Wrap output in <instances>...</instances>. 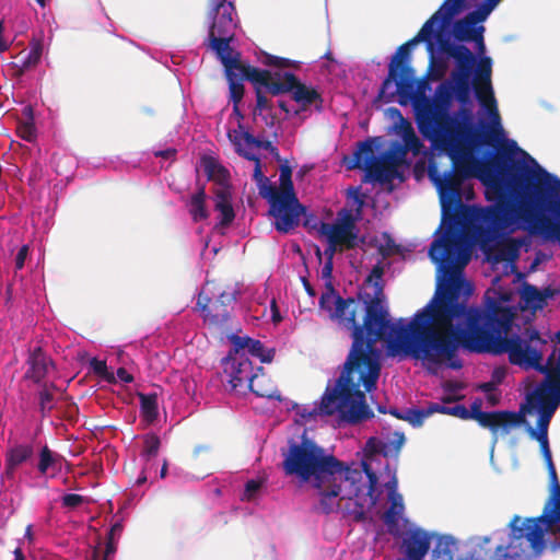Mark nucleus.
Listing matches in <instances>:
<instances>
[{"mask_svg": "<svg viewBox=\"0 0 560 560\" xmlns=\"http://www.w3.org/2000/svg\"><path fill=\"white\" fill-rule=\"evenodd\" d=\"M405 442V434L398 431H395L392 434H387L385 436H372L366 441L364 446V459L362 460V468L369 478V490L366 494L371 498L375 490L378 478L368 462L372 460L376 455L393 457L397 459Z\"/></svg>", "mask_w": 560, "mask_h": 560, "instance_id": "obj_13", "label": "nucleus"}, {"mask_svg": "<svg viewBox=\"0 0 560 560\" xmlns=\"http://www.w3.org/2000/svg\"><path fill=\"white\" fill-rule=\"evenodd\" d=\"M428 174L439 190L443 217L450 220V224L445 228L442 235L439 238H435L431 245L443 238L448 229H453L458 235V249L460 253L468 256L469 261L470 249L463 240V235L458 228L467 220L472 221L475 225L477 224L472 219V212L477 208L465 206L460 199V186L464 179L469 178V176H464V174L458 173V171L453 167L451 171L441 174L436 165L432 163L429 164Z\"/></svg>", "mask_w": 560, "mask_h": 560, "instance_id": "obj_5", "label": "nucleus"}, {"mask_svg": "<svg viewBox=\"0 0 560 560\" xmlns=\"http://www.w3.org/2000/svg\"><path fill=\"white\" fill-rule=\"evenodd\" d=\"M124 530V525L120 520L116 521L114 524H112L110 529L107 534V537L115 538L116 540H119L121 534Z\"/></svg>", "mask_w": 560, "mask_h": 560, "instance_id": "obj_63", "label": "nucleus"}, {"mask_svg": "<svg viewBox=\"0 0 560 560\" xmlns=\"http://www.w3.org/2000/svg\"><path fill=\"white\" fill-rule=\"evenodd\" d=\"M482 20L474 11L469 12L463 19L453 24V36L458 42H477L480 49L483 50V38L481 32L483 27L476 28V24Z\"/></svg>", "mask_w": 560, "mask_h": 560, "instance_id": "obj_23", "label": "nucleus"}, {"mask_svg": "<svg viewBox=\"0 0 560 560\" xmlns=\"http://www.w3.org/2000/svg\"><path fill=\"white\" fill-rule=\"evenodd\" d=\"M43 55V42L40 38H32L30 42V51L27 56L22 60L24 62V68H34L36 67Z\"/></svg>", "mask_w": 560, "mask_h": 560, "instance_id": "obj_40", "label": "nucleus"}, {"mask_svg": "<svg viewBox=\"0 0 560 560\" xmlns=\"http://www.w3.org/2000/svg\"><path fill=\"white\" fill-rule=\"evenodd\" d=\"M206 189L205 186L198 187L187 202L188 212L194 222H200L209 218V211L206 208Z\"/></svg>", "mask_w": 560, "mask_h": 560, "instance_id": "obj_32", "label": "nucleus"}, {"mask_svg": "<svg viewBox=\"0 0 560 560\" xmlns=\"http://www.w3.org/2000/svg\"><path fill=\"white\" fill-rule=\"evenodd\" d=\"M446 410H447L446 406H444L442 404H438V402H431L424 408L427 418L436 412L446 415Z\"/></svg>", "mask_w": 560, "mask_h": 560, "instance_id": "obj_62", "label": "nucleus"}, {"mask_svg": "<svg viewBox=\"0 0 560 560\" xmlns=\"http://www.w3.org/2000/svg\"><path fill=\"white\" fill-rule=\"evenodd\" d=\"M500 1L501 0H485L477 10H474V12L485 21Z\"/></svg>", "mask_w": 560, "mask_h": 560, "instance_id": "obj_59", "label": "nucleus"}, {"mask_svg": "<svg viewBox=\"0 0 560 560\" xmlns=\"http://www.w3.org/2000/svg\"><path fill=\"white\" fill-rule=\"evenodd\" d=\"M161 446V440L156 434H147L143 438V450L141 456L149 462L152 457H155Z\"/></svg>", "mask_w": 560, "mask_h": 560, "instance_id": "obj_41", "label": "nucleus"}, {"mask_svg": "<svg viewBox=\"0 0 560 560\" xmlns=\"http://www.w3.org/2000/svg\"><path fill=\"white\" fill-rule=\"evenodd\" d=\"M26 110H27V115H28V120L19 124V126H18V135L23 140L32 142L36 138V128H35L34 121H33L32 109L27 108Z\"/></svg>", "mask_w": 560, "mask_h": 560, "instance_id": "obj_43", "label": "nucleus"}, {"mask_svg": "<svg viewBox=\"0 0 560 560\" xmlns=\"http://www.w3.org/2000/svg\"><path fill=\"white\" fill-rule=\"evenodd\" d=\"M117 542L115 538L107 537L106 547L104 553L101 556L100 549L94 548L92 552V560H112V557L117 550Z\"/></svg>", "mask_w": 560, "mask_h": 560, "instance_id": "obj_48", "label": "nucleus"}, {"mask_svg": "<svg viewBox=\"0 0 560 560\" xmlns=\"http://www.w3.org/2000/svg\"><path fill=\"white\" fill-rule=\"evenodd\" d=\"M436 533H429L423 528L407 529L401 536L399 552L400 560H423L428 555Z\"/></svg>", "mask_w": 560, "mask_h": 560, "instance_id": "obj_18", "label": "nucleus"}, {"mask_svg": "<svg viewBox=\"0 0 560 560\" xmlns=\"http://www.w3.org/2000/svg\"><path fill=\"white\" fill-rule=\"evenodd\" d=\"M374 141L375 139L370 138L358 143V149L353 153L348 168L364 170L366 172L365 180L389 183L399 176L398 167L405 163V152L396 142L383 154L382 160H377L374 155Z\"/></svg>", "mask_w": 560, "mask_h": 560, "instance_id": "obj_7", "label": "nucleus"}, {"mask_svg": "<svg viewBox=\"0 0 560 560\" xmlns=\"http://www.w3.org/2000/svg\"><path fill=\"white\" fill-rule=\"evenodd\" d=\"M205 170L209 178L215 177L219 180L224 179L228 173L226 170L212 158L205 160Z\"/></svg>", "mask_w": 560, "mask_h": 560, "instance_id": "obj_47", "label": "nucleus"}, {"mask_svg": "<svg viewBox=\"0 0 560 560\" xmlns=\"http://www.w3.org/2000/svg\"><path fill=\"white\" fill-rule=\"evenodd\" d=\"M282 469L287 476H295L301 482L308 483L319 498V510L329 514L335 510L336 499L358 494V489L346 491L343 485H354L360 471L351 469L343 462L317 445L313 440L302 436L300 442L289 440L288 448L282 450Z\"/></svg>", "mask_w": 560, "mask_h": 560, "instance_id": "obj_3", "label": "nucleus"}, {"mask_svg": "<svg viewBox=\"0 0 560 560\" xmlns=\"http://www.w3.org/2000/svg\"><path fill=\"white\" fill-rule=\"evenodd\" d=\"M436 264V290L432 299L417 311L409 323L394 324L386 308L384 267L373 266L365 283L374 294L359 293V298L343 299L331 283L319 299L330 317L351 329L352 345L332 387L322 398L320 411L327 416L339 413L349 423H359L374 416L365 400V393L376 388L381 374L380 352L376 343L388 340L404 355L420 361L433 371L439 358L444 357L452 343V332L465 315L474 287L463 277L468 256L458 249V235L453 229L429 249Z\"/></svg>", "mask_w": 560, "mask_h": 560, "instance_id": "obj_1", "label": "nucleus"}, {"mask_svg": "<svg viewBox=\"0 0 560 560\" xmlns=\"http://www.w3.org/2000/svg\"><path fill=\"white\" fill-rule=\"evenodd\" d=\"M209 47L215 52L225 70L231 72L232 68H235V57L233 56V49L230 43L234 38H208Z\"/></svg>", "mask_w": 560, "mask_h": 560, "instance_id": "obj_31", "label": "nucleus"}, {"mask_svg": "<svg viewBox=\"0 0 560 560\" xmlns=\"http://www.w3.org/2000/svg\"><path fill=\"white\" fill-rule=\"evenodd\" d=\"M235 68L231 72L225 70L226 79H238L241 81L247 80L253 84H264L265 91L268 92L275 73L266 69H259L250 65L241 62L238 55L235 56Z\"/></svg>", "mask_w": 560, "mask_h": 560, "instance_id": "obj_21", "label": "nucleus"}, {"mask_svg": "<svg viewBox=\"0 0 560 560\" xmlns=\"http://www.w3.org/2000/svg\"><path fill=\"white\" fill-rule=\"evenodd\" d=\"M228 137L230 141L234 144L237 154L255 163L253 178L258 186L259 195L269 202V196L267 195V192L269 190L268 187H271V183L262 174L260 159L256 154L243 148L241 139L237 136V130H230L228 132Z\"/></svg>", "mask_w": 560, "mask_h": 560, "instance_id": "obj_24", "label": "nucleus"}, {"mask_svg": "<svg viewBox=\"0 0 560 560\" xmlns=\"http://www.w3.org/2000/svg\"><path fill=\"white\" fill-rule=\"evenodd\" d=\"M451 77L454 81L453 89L456 100L463 105L470 103L471 75L451 74Z\"/></svg>", "mask_w": 560, "mask_h": 560, "instance_id": "obj_35", "label": "nucleus"}, {"mask_svg": "<svg viewBox=\"0 0 560 560\" xmlns=\"http://www.w3.org/2000/svg\"><path fill=\"white\" fill-rule=\"evenodd\" d=\"M491 59L485 57L479 61L472 81L476 98L488 110L494 125L491 130L483 133V142L488 145H493L499 138L503 137L497 101L491 85Z\"/></svg>", "mask_w": 560, "mask_h": 560, "instance_id": "obj_11", "label": "nucleus"}, {"mask_svg": "<svg viewBox=\"0 0 560 560\" xmlns=\"http://www.w3.org/2000/svg\"><path fill=\"white\" fill-rule=\"evenodd\" d=\"M261 487V481L250 479L245 485V494L250 498L253 497Z\"/></svg>", "mask_w": 560, "mask_h": 560, "instance_id": "obj_64", "label": "nucleus"}, {"mask_svg": "<svg viewBox=\"0 0 560 560\" xmlns=\"http://www.w3.org/2000/svg\"><path fill=\"white\" fill-rule=\"evenodd\" d=\"M402 140L404 144H400V150L405 152V155L408 151H411L413 155H419L421 153L423 144L410 125L405 128L402 132Z\"/></svg>", "mask_w": 560, "mask_h": 560, "instance_id": "obj_37", "label": "nucleus"}, {"mask_svg": "<svg viewBox=\"0 0 560 560\" xmlns=\"http://www.w3.org/2000/svg\"><path fill=\"white\" fill-rule=\"evenodd\" d=\"M230 88V100L233 104H240L244 96V84L243 81L238 79L228 80Z\"/></svg>", "mask_w": 560, "mask_h": 560, "instance_id": "obj_52", "label": "nucleus"}, {"mask_svg": "<svg viewBox=\"0 0 560 560\" xmlns=\"http://www.w3.org/2000/svg\"><path fill=\"white\" fill-rule=\"evenodd\" d=\"M481 399H476L470 409H468L469 419L478 422L482 428L489 429L493 434L499 430L508 433L512 428L520 427L525 423V417L522 412L499 410L482 411Z\"/></svg>", "mask_w": 560, "mask_h": 560, "instance_id": "obj_15", "label": "nucleus"}, {"mask_svg": "<svg viewBox=\"0 0 560 560\" xmlns=\"http://www.w3.org/2000/svg\"><path fill=\"white\" fill-rule=\"evenodd\" d=\"M28 255V245H23L15 256V271L24 268L25 260Z\"/></svg>", "mask_w": 560, "mask_h": 560, "instance_id": "obj_61", "label": "nucleus"}, {"mask_svg": "<svg viewBox=\"0 0 560 560\" xmlns=\"http://www.w3.org/2000/svg\"><path fill=\"white\" fill-rule=\"evenodd\" d=\"M90 366L97 376L102 377L106 382H108V383L116 382V376L114 375V373L108 371L106 361L93 358L90 361Z\"/></svg>", "mask_w": 560, "mask_h": 560, "instance_id": "obj_46", "label": "nucleus"}, {"mask_svg": "<svg viewBox=\"0 0 560 560\" xmlns=\"http://www.w3.org/2000/svg\"><path fill=\"white\" fill-rule=\"evenodd\" d=\"M55 385L51 384L50 386H47V384L43 385L42 390L38 394L39 398V411L42 413V417H46L52 409L54 405V394L51 389H55Z\"/></svg>", "mask_w": 560, "mask_h": 560, "instance_id": "obj_42", "label": "nucleus"}, {"mask_svg": "<svg viewBox=\"0 0 560 560\" xmlns=\"http://www.w3.org/2000/svg\"><path fill=\"white\" fill-rule=\"evenodd\" d=\"M264 63L266 66L280 68V69L281 68H290L293 66V61H291L290 59L278 57V56H272V55H267L265 57Z\"/></svg>", "mask_w": 560, "mask_h": 560, "instance_id": "obj_58", "label": "nucleus"}, {"mask_svg": "<svg viewBox=\"0 0 560 560\" xmlns=\"http://www.w3.org/2000/svg\"><path fill=\"white\" fill-rule=\"evenodd\" d=\"M551 296L548 290L541 291L537 287L525 283L522 290V300L527 307L541 310L547 304V299Z\"/></svg>", "mask_w": 560, "mask_h": 560, "instance_id": "obj_33", "label": "nucleus"}, {"mask_svg": "<svg viewBox=\"0 0 560 560\" xmlns=\"http://www.w3.org/2000/svg\"><path fill=\"white\" fill-rule=\"evenodd\" d=\"M248 338L249 337L231 335L230 341L232 342L233 348L230 350L228 357L246 355L244 351L246 350Z\"/></svg>", "mask_w": 560, "mask_h": 560, "instance_id": "obj_51", "label": "nucleus"}, {"mask_svg": "<svg viewBox=\"0 0 560 560\" xmlns=\"http://www.w3.org/2000/svg\"><path fill=\"white\" fill-rule=\"evenodd\" d=\"M454 95L453 84L445 81L438 85L433 100H424L421 105L416 106L417 125L423 138H434L438 132L464 125L448 114Z\"/></svg>", "mask_w": 560, "mask_h": 560, "instance_id": "obj_8", "label": "nucleus"}, {"mask_svg": "<svg viewBox=\"0 0 560 560\" xmlns=\"http://www.w3.org/2000/svg\"><path fill=\"white\" fill-rule=\"evenodd\" d=\"M465 3L466 0H444L440 9L424 22L418 34L398 47L389 66L396 67V71H401L402 67H410L408 62L410 60L411 48L420 42L428 44V49L433 60V45L436 27H439L440 31H445L451 25L454 16L465 9Z\"/></svg>", "mask_w": 560, "mask_h": 560, "instance_id": "obj_9", "label": "nucleus"}, {"mask_svg": "<svg viewBox=\"0 0 560 560\" xmlns=\"http://www.w3.org/2000/svg\"><path fill=\"white\" fill-rule=\"evenodd\" d=\"M258 397L276 399L281 401L282 396L278 388L272 384L269 377H267L264 373L256 374L250 383H248L247 387Z\"/></svg>", "mask_w": 560, "mask_h": 560, "instance_id": "obj_30", "label": "nucleus"}, {"mask_svg": "<svg viewBox=\"0 0 560 560\" xmlns=\"http://www.w3.org/2000/svg\"><path fill=\"white\" fill-rule=\"evenodd\" d=\"M506 544L491 545L490 536H480L471 540L466 551L467 560H535L545 552L530 538L523 526L520 515H514L509 524Z\"/></svg>", "mask_w": 560, "mask_h": 560, "instance_id": "obj_4", "label": "nucleus"}, {"mask_svg": "<svg viewBox=\"0 0 560 560\" xmlns=\"http://www.w3.org/2000/svg\"><path fill=\"white\" fill-rule=\"evenodd\" d=\"M231 199V191L228 186H222L214 191V208L221 214V226L230 225L235 218Z\"/></svg>", "mask_w": 560, "mask_h": 560, "instance_id": "obj_28", "label": "nucleus"}, {"mask_svg": "<svg viewBox=\"0 0 560 560\" xmlns=\"http://www.w3.org/2000/svg\"><path fill=\"white\" fill-rule=\"evenodd\" d=\"M347 196L349 198H352L353 201L357 203L355 213L358 214V217H361L362 209L365 203V196L361 194L360 187H350L347 191Z\"/></svg>", "mask_w": 560, "mask_h": 560, "instance_id": "obj_56", "label": "nucleus"}, {"mask_svg": "<svg viewBox=\"0 0 560 560\" xmlns=\"http://www.w3.org/2000/svg\"><path fill=\"white\" fill-rule=\"evenodd\" d=\"M33 454L34 448L31 444H16L10 447L5 453V465L1 474V482L12 486L18 467L27 462Z\"/></svg>", "mask_w": 560, "mask_h": 560, "instance_id": "obj_22", "label": "nucleus"}, {"mask_svg": "<svg viewBox=\"0 0 560 560\" xmlns=\"http://www.w3.org/2000/svg\"><path fill=\"white\" fill-rule=\"evenodd\" d=\"M236 302V291H222L214 299L205 287L198 295L196 306L202 313V318L209 327L224 329L231 317L233 304Z\"/></svg>", "mask_w": 560, "mask_h": 560, "instance_id": "obj_14", "label": "nucleus"}, {"mask_svg": "<svg viewBox=\"0 0 560 560\" xmlns=\"http://www.w3.org/2000/svg\"><path fill=\"white\" fill-rule=\"evenodd\" d=\"M288 92H291L292 98L301 105L300 109L294 110L295 115L312 105L315 106L317 112H322L324 100L315 88L302 83L292 72H284L283 74L275 72L268 93L278 96Z\"/></svg>", "mask_w": 560, "mask_h": 560, "instance_id": "obj_12", "label": "nucleus"}, {"mask_svg": "<svg viewBox=\"0 0 560 560\" xmlns=\"http://www.w3.org/2000/svg\"><path fill=\"white\" fill-rule=\"evenodd\" d=\"M435 149L445 151L452 160L453 168L464 176L477 177L486 186L488 200L495 203L480 207L472 212L476 233L481 242L493 240L499 233L512 226L517 220L518 202L524 200L542 201L544 190L552 192L560 187V179L540 167L537 162L523 151L534 164L530 167L523 161L511 156L517 149L515 141H510L511 150H503L499 155L481 160L474 155L470 144L483 142V137L467 127H455L438 132L436 137L425 138Z\"/></svg>", "mask_w": 560, "mask_h": 560, "instance_id": "obj_2", "label": "nucleus"}, {"mask_svg": "<svg viewBox=\"0 0 560 560\" xmlns=\"http://www.w3.org/2000/svg\"><path fill=\"white\" fill-rule=\"evenodd\" d=\"M359 219L360 217H358V214L353 215L350 210L342 209L338 213V221L336 222V224L348 230L358 231L355 222Z\"/></svg>", "mask_w": 560, "mask_h": 560, "instance_id": "obj_49", "label": "nucleus"}, {"mask_svg": "<svg viewBox=\"0 0 560 560\" xmlns=\"http://www.w3.org/2000/svg\"><path fill=\"white\" fill-rule=\"evenodd\" d=\"M222 363L233 389L246 388L257 374L254 373L252 361L246 355L226 357Z\"/></svg>", "mask_w": 560, "mask_h": 560, "instance_id": "obj_20", "label": "nucleus"}, {"mask_svg": "<svg viewBox=\"0 0 560 560\" xmlns=\"http://www.w3.org/2000/svg\"><path fill=\"white\" fill-rule=\"evenodd\" d=\"M88 502L89 500L85 497L75 493H67L61 498L62 506L68 509H77Z\"/></svg>", "mask_w": 560, "mask_h": 560, "instance_id": "obj_54", "label": "nucleus"}, {"mask_svg": "<svg viewBox=\"0 0 560 560\" xmlns=\"http://www.w3.org/2000/svg\"><path fill=\"white\" fill-rule=\"evenodd\" d=\"M58 457L60 456L56 455L47 445H45L39 453V462L37 465L38 471L43 475L46 474L47 470L56 464Z\"/></svg>", "mask_w": 560, "mask_h": 560, "instance_id": "obj_45", "label": "nucleus"}, {"mask_svg": "<svg viewBox=\"0 0 560 560\" xmlns=\"http://www.w3.org/2000/svg\"><path fill=\"white\" fill-rule=\"evenodd\" d=\"M432 560H467L466 552L458 555V541L450 535L435 534Z\"/></svg>", "mask_w": 560, "mask_h": 560, "instance_id": "obj_27", "label": "nucleus"}, {"mask_svg": "<svg viewBox=\"0 0 560 560\" xmlns=\"http://www.w3.org/2000/svg\"><path fill=\"white\" fill-rule=\"evenodd\" d=\"M520 243L510 238L500 243L494 254L495 261H513L518 257Z\"/></svg>", "mask_w": 560, "mask_h": 560, "instance_id": "obj_36", "label": "nucleus"}, {"mask_svg": "<svg viewBox=\"0 0 560 560\" xmlns=\"http://www.w3.org/2000/svg\"><path fill=\"white\" fill-rule=\"evenodd\" d=\"M140 413L147 423H153L159 417L158 395L155 393H138Z\"/></svg>", "mask_w": 560, "mask_h": 560, "instance_id": "obj_34", "label": "nucleus"}, {"mask_svg": "<svg viewBox=\"0 0 560 560\" xmlns=\"http://www.w3.org/2000/svg\"><path fill=\"white\" fill-rule=\"evenodd\" d=\"M397 479L394 476L390 481L386 483V488L390 491V506L385 511L383 515L384 523L392 527L398 524L399 516L404 512L402 498L396 494Z\"/></svg>", "mask_w": 560, "mask_h": 560, "instance_id": "obj_29", "label": "nucleus"}, {"mask_svg": "<svg viewBox=\"0 0 560 560\" xmlns=\"http://www.w3.org/2000/svg\"><path fill=\"white\" fill-rule=\"evenodd\" d=\"M256 92V106L254 109V115H262L264 112H272V104L264 94L262 89H265L264 84H254Z\"/></svg>", "mask_w": 560, "mask_h": 560, "instance_id": "obj_44", "label": "nucleus"}, {"mask_svg": "<svg viewBox=\"0 0 560 560\" xmlns=\"http://www.w3.org/2000/svg\"><path fill=\"white\" fill-rule=\"evenodd\" d=\"M347 196L349 198H352L353 201L357 203L355 213L358 214V217H361L362 209L365 203V196L361 194L360 187H350L347 191Z\"/></svg>", "mask_w": 560, "mask_h": 560, "instance_id": "obj_55", "label": "nucleus"}, {"mask_svg": "<svg viewBox=\"0 0 560 560\" xmlns=\"http://www.w3.org/2000/svg\"><path fill=\"white\" fill-rule=\"evenodd\" d=\"M241 143L245 142L246 147H256L269 151L273 156L279 158L278 149L269 140H260L254 137L249 131L237 132Z\"/></svg>", "mask_w": 560, "mask_h": 560, "instance_id": "obj_39", "label": "nucleus"}, {"mask_svg": "<svg viewBox=\"0 0 560 560\" xmlns=\"http://www.w3.org/2000/svg\"><path fill=\"white\" fill-rule=\"evenodd\" d=\"M521 522L527 529L530 538L545 551L547 549L546 535L553 537L550 547L553 551L560 549V485L550 487V494L546 500L542 513L538 516L522 517Z\"/></svg>", "mask_w": 560, "mask_h": 560, "instance_id": "obj_10", "label": "nucleus"}, {"mask_svg": "<svg viewBox=\"0 0 560 560\" xmlns=\"http://www.w3.org/2000/svg\"><path fill=\"white\" fill-rule=\"evenodd\" d=\"M425 419L424 408H408L404 411V420L408 421L413 427H420Z\"/></svg>", "mask_w": 560, "mask_h": 560, "instance_id": "obj_50", "label": "nucleus"}, {"mask_svg": "<svg viewBox=\"0 0 560 560\" xmlns=\"http://www.w3.org/2000/svg\"><path fill=\"white\" fill-rule=\"evenodd\" d=\"M410 100L415 95V79L411 67H402L401 71H396V67H388V75L383 81L377 100L383 103H390L395 96Z\"/></svg>", "mask_w": 560, "mask_h": 560, "instance_id": "obj_16", "label": "nucleus"}, {"mask_svg": "<svg viewBox=\"0 0 560 560\" xmlns=\"http://www.w3.org/2000/svg\"><path fill=\"white\" fill-rule=\"evenodd\" d=\"M320 233L327 237L328 243L347 249H353L358 244V231L348 230L336 223H322Z\"/></svg>", "mask_w": 560, "mask_h": 560, "instance_id": "obj_26", "label": "nucleus"}, {"mask_svg": "<svg viewBox=\"0 0 560 560\" xmlns=\"http://www.w3.org/2000/svg\"><path fill=\"white\" fill-rule=\"evenodd\" d=\"M235 14V5L228 0H217L212 2L209 15L212 23L209 28L208 38H234L236 23L233 15Z\"/></svg>", "mask_w": 560, "mask_h": 560, "instance_id": "obj_17", "label": "nucleus"}, {"mask_svg": "<svg viewBox=\"0 0 560 560\" xmlns=\"http://www.w3.org/2000/svg\"><path fill=\"white\" fill-rule=\"evenodd\" d=\"M28 369L25 373L26 378L40 384L46 377L50 368H54L52 361L46 355L40 347H36L26 361Z\"/></svg>", "mask_w": 560, "mask_h": 560, "instance_id": "obj_25", "label": "nucleus"}, {"mask_svg": "<svg viewBox=\"0 0 560 560\" xmlns=\"http://www.w3.org/2000/svg\"><path fill=\"white\" fill-rule=\"evenodd\" d=\"M435 42L442 52L455 60L456 68L452 74L471 75L476 65V57L465 45L452 44L444 35V31L436 27Z\"/></svg>", "mask_w": 560, "mask_h": 560, "instance_id": "obj_19", "label": "nucleus"}, {"mask_svg": "<svg viewBox=\"0 0 560 560\" xmlns=\"http://www.w3.org/2000/svg\"><path fill=\"white\" fill-rule=\"evenodd\" d=\"M533 439L536 440L539 443L540 453H541V456H542V458L545 460L546 467L550 466V465H553V460H552V455H551V451H550V446H549L548 436L533 438Z\"/></svg>", "mask_w": 560, "mask_h": 560, "instance_id": "obj_57", "label": "nucleus"}, {"mask_svg": "<svg viewBox=\"0 0 560 560\" xmlns=\"http://www.w3.org/2000/svg\"><path fill=\"white\" fill-rule=\"evenodd\" d=\"M361 478H362V476L360 475V477H358V478H357V480H355V482H354V485H353V486H351V483H346V485H343V489H345L346 491L353 490V489H358V493H360V492H361V488H360L359 486H357V482H358ZM358 497H359V494H357V495H354V494H353V495L351 497L350 501H352L354 498H355V499H358ZM340 500H342L340 497H338V498L336 499V505H335V508H336V506H338V501H340ZM343 500H346V498H345ZM347 500H349V498H347ZM353 503H354L355 508L350 512V515H352L353 521H355V522H363V521L366 518V514H365V510H364L363 504H360V503L358 502V500H354V502H353Z\"/></svg>", "mask_w": 560, "mask_h": 560, "instance_id": "obj_38", "label": "nucleus"}, {"mask_svg": "<svg viewBox=\"0 0 560 560\" xmlns=\"http://www.w3.org/2000/svg\"><path fill=\"white\" fill-rule=\"evenodd\" d=\"M279 188L271 184L268 187L269 215L275 219V229L288 234L294 231L305 213L304 207L298 199L292 182V170L289 165L280 166Z\"/></svg>", "mask_w": 560, "mask_h": 560, "instance_id": "obj_6", "label": "nucleus"}, {"mask_svg": "<svg viewBox=\"0 0 560 560\" xmlns=\"http://www.w3.org/2000/svg\"><path fill=\"white\" fill-rule=\"evenodd\" d=\"M246 350L254 357H257L261 362H270L271 358L264 354L265 347L260 340L248 338Z\"/></svg>", "mask_w": 560, "mask_h": 560, "instance_id": "obj_53", "label": "nucleus"}, {"mask_svg": "<svg viewBox=\"0 0 560 560\" xmlns=\"http://www.w3.org/2000/svg\"><path fill=\"white\" fill-rule=\"evenodd\" d=\"M446 415L454 416L463 420H469L468 409L464 405L447 407Z\"/></svg>", "mask_w": 560, "mask_h": 560, "instance_id": "obj_60", "label": "nucleus"}]
</instances>
